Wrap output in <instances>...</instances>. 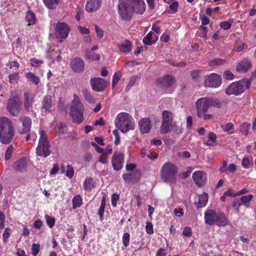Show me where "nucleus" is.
Returning a JSON list of instances; mask_svg holds the SVG:
<instances>
[{
	"mask_svg": "<svg viewBox=\"0 0 256 256\" xmlns=\"http://www.w3.org/2000/svg\"><path fill=\"white\" fill-rule=\"evenodd\" d=\"M14 135L12 122L6 117L0 118V141L3 144H9Z\"/></svg>",
	"mask_w": 256,
	"mask_h": 256,
	"instance_id": "1",
	"label": "nucleus"
},
{
	"mask_svg": "<svg viewBox=\"0 0 256 256\" xmlns=\"http://www.w3.org/2000/svg\"><path fill=\"white\" fill-rule=\"evenodd\" d=\"M116 126L122 133L134 130L135 128L134 122L132 116L126 112H120L114 120Z\"/></svg>",
	"mask_w": 256,
	"mask_h": 256,
	"instance_id": "2",
	"label": "nucleus"
},
{
	"mask_svg": "<svg viewBox=\"0 0 256 256\" xmlns=\"http://www.w3.org/2000/svg\"><path fill=\"white\" fill-rule=\"evenodd\" d=\"M252 80L243 78L240 80L231 83L226 89V93L228 95H240L250 88Z\"/></svg>",
	"mask_w": 256,
	"mask_h": 256,
	"instance_id": "3",
	"label": "nucleus"
},
{
	"mask_svg": "<svg viewBox=\"0 0 256 256\" xmlns=\"http://www.w3.org/2000/svg\"><path fill=\"white\" fill-rule=\"evenodd\" d=\"M204 221L206 224L210 226L216 224L220 226H224L228 224V220L224 214L216 213L212 210H207L205 212Z\"/></svg>",
	"mask_w": 256,
	"mask_h": 256,
	"instance_id": "4",
	"label": "nucleus"
},
{
	"mask_svg": "<svg viewBox=\"0 0 256 256\" xmlns=\"http://www.w3.org/2000/svg\"><path fill=\"white\" fill-rule=\"evenodd\" d=\"M177 174L176 166L170 162L164 164L160 170L161 178L165 182H174L176 181Z\"/></svg>",
	"mask_w": 256,
	"mask_h": 256,
	"instance_id": "5",
	"label": "nucleus"
},
{
	"mask_svg": "<svg viewBox=\"0 0 256 256\" xmlns=\"http://www.w3.org/2000/svg\"><path fill=\"white\" fill-rule=\"evenodd\" d=\"M84 109V106L79 97L76 94H74L70 110L72 117L74 122L80 124L83 121Z\"/></svg>",
	"mask_w": 256,
	"mask_h": 256,
	"instance_id": "6",
	"label": "nucleus"
},
{
	"mask_svg": "<svg viewBox=\"0 0 256 256\" xmlns=\"http://www.w3.org/2000/svg\"><path fill=\"white\" fill-rule=\"evenodd\" d=\"M22 102L18 94H11L8 100L6 109L8 112L14 116H18L22 110Z\"/></svg>",
	"mask_w": 256,
	"mask_h": 256,
	"instance_id": "7",
	"label": "nucleus"
},
{
	"mask_svg": "<svg viewBox=\"0 0 256 256\" xmlns=\"http://www.w3.org/2000/svg\"><path fill=\"white\" fill-rule=\"evenodd\" d=\"M36 150L38 155L44 158L48 156L50 154V146L48 136L44 130L40 132V138Z\"/></svg>",
	"mask_w": 256,
	"mask_h": 256,
	"instance_id": "8",
	"label": "nucleus"
},
{
	"mask_svg": "<svg viewBox=\"0 0 256 256\" xmlns=\"http://www.w3.org/2000/svg\"><path fill=\"white\" fill-rule=\"evenodd\" d=\"M134 7L130 4V0H121L118 4V12L121 18L124 20L128 21L131 20Z\"/></svg>",
	"mask_w": 256,
	"mask_h": 256,
	"instance_id": "9",
	"label": "nucleus"
},
{
	"mask_svg": "<svg viewBox=\"0 0 256 256\" xmlns=\"http://www.w3.org/2000/svg\"><path fill=\"white\" fill-rule=\"evenodd\" d=\"M222 83V77L215 73L206 76L204 78V84L207 87L217 88L220 86Z\"/></svg>",
	"mask_w": 256,
	"mask_h": 256,
	"instance_id": "10",
	"label": "nucleus"
},
{
	"mask_svg": "<svg viewBox=\"0 0 256 256\" xmlns=\"http://www.w3.org/2000/svg\"><path fill=\"white\" fill-rule=\"evenodd\" d=\"M156 84L165 88H174L176 87V80L172 75L166 74L156 80Z\"/></svg>",
	"mask_w": 256,
	"mask_h": 256,
	"instance_id": "11",
	"label": "nucleus"
},
{
	"mask_svg": "<svg viewBox=\"0 0 256 256\" xmlns=\"http://www.w3.org/2000/svg\"><path fill=\"white\" fill-rule=\"evenodd\" d=\"M173 114L170 112L164 110L162 112V122L160 126L162 134L168 133L170 130V124L172 123Z\"/></svg>",
	"mask_w": 256,
	"mask_h": 256,
	"instance_id": "12",
	"label": "nucleus"
},
{
	"mask_svg": "<svg viewBox=\"0 0 256 256\" xmlns=\"http://www.w3.org/2000/svg\"><path fill=\"white\" fill-rule=\"evenodd\" d=\"M54 30L56 38L65 39L68 36L70 28L66 24L59 22L56 24Z\"/></svg>",
	"mask_w": 256,
	"mask_h": 256,
	"instance_id": "13",
	"label": "nucleus"
},
{
	"mask_svg": "<svg viewBox=\"0 0 256 256\" xmlns=\"http://www.w3.org/2000/svg\"><path fill=\"white\" fill-rule=\"evenodd\" d=\"M90 84L94 90L97 92H102L106 88L108 82L104 78H91Z\"/></svg>",
	"mask_w": 256,
	"mask_h": 256,
	"instance_id": "14",
	"label": "nucleus"
},
{
	"mask_svg": "<svg viewBox=\"0 0 256 256\" xmlns=\"http://www.w3.org/2000/svg\"><path fill=\"white\" fill-rule=\"evenodd\" d=\"M197 116H201L202 112H206L210 106L208 98H202L198 99L196 102Z\"/></svg>",
	"mask_w": 256,
	"mask_h": 256,
	"instance_id": "15",
	"label": "nucleus"
},
{
	"mask_svg": "<svg viewBox=\"0 0 256 256\" xmlns=\"http://www.w3.org/2000/svg\"><path fill=\"white\" fill-rule=\"evenodd\" d=\"M192 178L198 187L202 186L207 182L206 174L200 170L194 172L192 174Z\"/></svg>",
	"mask_w": 256,
	"mask_h": 256,
	"instance_id": "16",
	"label": "nucleus"
},
{
	"mask_svg": "<svg viewBox=\"0 0 256 256\" xmlns=\"http://www.w3.org/2000/svg\"><path fill=\"white\" fill-rule=\"evenodd\" d=\"M124 154L122 152H114L112 158V166L114 170H120L122 167Z\"/></svg>",
	"mask_w": 256,
	"mask_h": 256,
	"instance_id": "17",
	"label": "nucleus"
},
{
	"mask_svg": "<svg viewBox=\"0 0 256 256\" xmlns=\"http://www.w3.org/2000/svg\"><path fill=\"white\" fill-rule=\"evenodd\" d=\"M117 47L120 54H126L132 50V42L128 40H124L118 44Z\"/></svg>",
	"mask_w": 256,
	"mask_h": 256,
	"instance_id": "18",
	"label": "nucleus"
},
{
	"mask_svg": "<svg viewBox=\"0 0 256 256\" xmlns=\"http://www.w3.org/2000/svg\"><path fill=\"white\" fill-rule=\"evenodd\" d=\"M130 4L136 14H142L144 12L146 6L144 0H132Z\"/></svg>",
	"mask_w": 256,
	"mask_h": 256,
	"instance_id": "19",
	"label": "nucleus"
},
{
	"mask_svg": "<svg viewBox=\"0 0 256 256\" xmlns=\"http://www.w3.org/2000/svg\"><path fill=\"white\" fill-rule=\"evenodd\" d=\"M138 126L140 132L142 134L148 133L152 128L151 122L148 118L141 119L138 122Z\"/></svg>",
	"mask_w": 256,
	"mask_h": 256,
	"instance_id": "20",
	"label": "nucleus"
},
{
	"mask_svg": "<svg viewBox=\"0 0 256 256\" xmlns=\"http://www.w3.org/2000/svg\"><path fill=\"white\" fill-rule=\"evenodd\" d=\"M102 4V2L100 0H88L85 10L88 12H92L99 9Z\"/></svg>",
	"mask_w": 256,
	"mask_h": 256,
	"instance_id": "21",
	"label": "nucleus"
},
{
	"mask_svg": "<svg viewBox=\"0 0 256 256\" xmlns=\"http://www.w3.org/2000/svg\"><path fill=\"white\" fill-rule=\"evenodd\" d=\"M52 106V97L47 95L44 98L42 101L41 111L42 113L50 112Z\"/></svg>",
	"mask_w": 256,
	"mask_h": 256,
	"instance_id": "22",
	"label": "nucleus"
},
{
	"mask_svg": "<svg viewBox=\"0 0 256 256\" xmlns=\"http://www.w3.org/2000/svg\"><path fill=\"white\" fill-rule=\"evenodd\" d=\"M208 196L206 193H203L201 195H198L196 198L195 204L198 208L204 207L208 202Z\"/></svg>",
	"mask_w": 256,
	"mask_h": 256,
	"instance_id": "23",
	"label": "nucleus"
},
{
	"mask_svg": "<svg viewBox=\"0 0 256 256\" xmlns=\"http://www.w3.org/2000/svg\"><path fill=\"white\" fill-rule=\"evenodd\" d=\"M158 40V36L152 32H149L142 40L143 43L146 46H150L154 44Z\"/></svg>",
	"mask_w": 256,
	"mask_h": 256,
	"instance_id": "24",
	"label": "nucleus"
},
{
	"mask_svg": "<svg viewBox=\"0 0 256 256\" xmlns=\"http://www.w3.org/2000/svg\"><path fill=\"white\" fill-rule=\"evenodd\" d=\"M22 123V128L21 132L22 134H28L30 130L32 125V120L28 117L24 116L20 118Z\"/></svg>",
	"mask_w": 256,
	"mask_h": 256,
	"instance_id": "25",
	"label": "nucleus"
},
{
	"mask_svg": "<svg viewBox=\"0 0 256 256\" xmlns=\"http://www.w3.org/2000/svg\"><path fill=\"white\" fill-rule=\"evenodd\" d=\"M140 176V172L136 171L122 175V178L126 182H136L139 180Z\"/></svg>",
	"mask_w": 256,
	"mask_h": 256,
	"instance_id": "26",
	"label": "nucleus"
},
{
	"mask_svg": "<svg viewBox=\"0 0 256 256\" xmlns=\"http://www.w3.org/2000/svg\"><path fill=\"white\" fill-rule=\"evenodd\" d=\"M24 106L26 110L28 112H30L32 108L33 104V97L31 94L28 92H25L24 93Z\"/></svg>",
	"mask_w": 256,
	"mask_h": 256,
	"instance_id": "27",
	"label": "nucleus"
},
{
	"mask_svg": "<svg viewBox=\"0 0 256 256\" xmlns=\"http://www.w3.org/2000/svg\"><path fill=\"white\" fill-rule=\"evenodd\" d=\"M96 186V182L92 178H86L83 182V188L86 192H90Z\"/></svg>",
	"mask_w": 256,
	"mask_h": 256,
	"instance_id": "28",
	"label": "nucleus"
},
{
	"mask_svg": "<svg viewBox=\"0 0 256 256\" xmlns=\"http://www.w3.org/2000/svg\"><path fill=\"white\" fill-rule=\"evenodd\" d=\"M27 168V162L25 158H22L15 163V169L17 171L24 172Z\"/></svg>",
	"mask_w": 256,
	"mask_h": 256,
	"instance_id": "29",
	"label": "nucleus"
},
{
	"mask_svg": "<svg viewBox=\"0 0 256 256\" xmlns=\"http://www.w3.org/2000/svg\"><path fill=\"white\" fill-rule=\"evenodd\" d=\"M43 2L48 9L54 10L58 6L60 0H43Z\"/></svg>",
	"mask_w": 256,
	"mask_h": 256,
	"instance_id": "30",
	"label": "nucleus"
},
{
	"mask_svg": "<svg viewBox=\"0 0 256 256\" xmlns=\"http://www.w3.org/2000/svg\"><path fill=\"white\" fill-rule=\"evenodd\" d=\"M62 172H65L66 175L69 178H72L74 174V170L72 166L68 165L66 168L62 166L61 168Z\"/></svg>",
	"mask_w": 256,
	"mask_h": 256,
	"instance_id": "31",
	"label": "nucleus"
},
{
	"mask_svg": "<svg viewBox=\"0 0 256 256\" xmlns=\"http://www.w3.org/2000/svg\"><path fill=\"white\" fill-rule=\"evenodd\" d=\"M82 204V198L80 195H76L72 200V205L74 209L80 208Z\"/></svg>",
	"mask_w": 256,
	"mask_h": 256,
	"instance_id": "32",
	"label": "nucleus"
},
{
	"mask_svg": "<svg viewBox=\"0 0 256 256\" xmlns=\"http://www.w3.org/2000/svg\"><path fill=\"white\" fill-rule=\"evenodd\" d=\"M236 71L238 74H245L251 68V65H236Z\"/></svg>",
	"mask_w": 256,
	"mask_h": 256,
	"instance_id": "33",
	"label": "nucleus"
},
{
	"mask_svg": "<svg viewBox=\"0 0 256 256\" xmlns=\"http://www.w3.org/2000/svg\"><path fill=\"white\" fill-rule=\"evenodd\" d=\"M209 106H214L219 108L221 106V103L220 100L214 98H208Z\"/></svg>",
	"mask_w": 256,
	"mask_h": 256,
	"instance_id": "34",
	"label": "nucleus"
},
{
	"mask_svg": "<svg viewBox=\"0 0 256 256\" xmlns=\"http://www.w3.org/2000/svg\"><path fill=\"white\" fill-rule=\"evenodd\" d=\"M253 198V195L250 194L246 196H242L240 198V201L242 204L244 205L246 208L249 207V202Z\"/></svg>",
	"mask_w": 256,
	"mask_h": 256,
	"instance_id": "35",
	"label": "nucleus"
},
{
	"mask_svg": "<svg viewBox=\"0 0 256 256\" xmlns=\"http://www.w3.org/2000/svg\"><path fill=\"white\" fill-rule=\"evenodd\" d=\"M26 20L28 22V25L34 24L36 22V18L34 14L31 11H28L26 13Z\"/></svg>",
	"mask_w": 256,
	"mask_h": 256,
	"instance_id": "36",
	"label": "nucleus"
},
{
	"mask_svg": "<svg viewBox=\"0 0 256 256\" xmlns=\"http://www.w3.org/2000/svg\"><path fill=\"white\" fill-rule=\"evenodd\" d=\"M222 128L224 132L229 134L234 133V125L231 122H228L226 125H222Z\"/></svg>",
	"mask_w": 256,
	"mask_h": 256,
	"instance_id": "37",
	"label": "nucleus"
},
{
	"mask_svg": "<svg viewBox=\"0 0 256 256\" xmlns=\"http://www.w3.org/2000/svg\"><path fill=\"white\" fill-rule=\"evenodd\" d=\"M26 77L28 80L35 84H37L40 82L38 77L36 76L32 72H28L26 74Z\"/></svg>",
	"mask_w": 256,
	"mask_h": 256,
	"instance_id": "38",
	"label": "nucleus"
},
{
	"mask_svg": "<svg viewBox=\"0 0 256 256\" xmlns=\"http://www.w3.org/2000/svg\"><path fill=\"white\" fill-rule=\"evenodd\" d=\"M83 94L84 97V98L86 101L90 103H94L96 102L95 99L92 96L91 93L88 91L84 90L83 92Z\"/></svg>",
	"mask_w": 256,
	"mask_h": 256,
	"instance_id": "39",
	"label": "nucleus"
},
{
	"mask_svg": "<svg viewBox=\"0 0 256 256\" xmlns=\"http://www.w3.org/2000/svg\"><path fill=\"white\" fill-rule=\"evenodd\" d=\"M208 140L206 142V144L210 146H214L216 139V134L214 132H210L208 134Z\"/></svg>",
	"mask_w": 256,
	"mask_h": 256,
	"instance_id": "40",
	"label": "nucleus"
},
{
	"mask_svg": "<svg viewBox=\"0 0 256 256\" xmlns=\"http://www.w3.org/2000/svg\"><path fill=\"white\" fill-rule=\"evenodd\" d=\"M121 76L122 73L120 71H118L114 74L112 80V86L113 87H114L116 85Z\"/></svg>",
	"mask_w": 256,
	"mask_h": 256,
	"instance_id": "41",
	"label": "nucleus"
},
{
	"mask_svg": "<svg viewBox=\"0 0 256 256\" xmlns=\"http://www.w3.org/2000/svg\"><path fill=\"white\" fill-rule=\"evenodd\" d=\"M169 131H172L176 134H179L182 132V128L180 126L176 125L175 122H172L170 123V130Z\"/></svg>",
	"mask_w": 256,
	"mask_h": 256,
	"instance_id": "42",
	"label": "nucleus"
},
{
	"mask_svg": "<svg viewBox=\"0 0 256 256\" xmlns=\"http://www.w3.org/2000/svg\"><path fill=\"white\" fill-rule=\"evenodd\" d=\"M45 218H46V222L48 226L50 228H52L54 225V223H55L54 218L52 216H48L47 214L45 215Z\"/></svg>",
	"mask_w": 256,
	"mask_h": 256,
	"instance_id": "43",
	"label": "nucleus"
},
{
	"mask_svg": "<svg viewBox=\"0 0 256 256\" xmlns=\"http://www.w3.org/2000/svg\"><path fill=\"white\" fill-rule=\"evenodd\" d=\"M232 22V20H229L228 21L223 22H220V26L222 28L225 30H228L231 28Z\"/></svg>",
	"mask_w": 256,
	"mask_h": 256,
	"instance_id": "44",
	"label": "nucleus"
},
{
	"mask_svg": "<svg viewBox=\"0 0 256 256\" xmlns=\"http://www.w3.org/2000/svg\"><path fill=\"white\" fill-rule=\"evenodd\" d=\"M122 242L124 246L126 247L128 246L130 239V235L128 232H125L122 235Z\"/></svg>",
	"mask_w": 256,
	"mask_h": 256,
	"instance_id": "45",
	"label": "nucleus"
},
{
	"mask_svg": "<svg viewBox=\"0 0 256 256\" xmlns=\"http://www.w3.org/2000/svg\"><path fill=\"white\" fill-rule=\"evenodd\" d=\"M138 78L137 76H132L130 80L128 85L126 87V90L128 91L134 86Z\"/></svg>",
	"mask_w": 256,
	"mask_h": 256,
	"instance_id": "46",
	"label": "nucleus"
},
{
	"mask_svg": "<svg viewBox=\"0 0 256 256\" xmlns=\"http://www.w3.org/2000/svg\"><path fill=\"white\" fill-rule=\"evenodd\" d=\"M40 245L39 244H33L32 245V250L33 256H36L40 252Z\"/></svg>",
	"mask_w": 256,
	"mask_h": 256,
	"instance_id": "47",
	"label": "nucleus"
},
{
	"mask_svg": "<svg viewBox=\"0 0 256 256\" xmlns=\"http://www.w3.org/2000/svg\"><path fill=\"white\" fill-rule=\"evenodd\" d=\"M242 204V202L238 199H235L232 202V206L236 210L237 212H240V208Z\"/></svg>",
	"mask_w": 256,
	"mask_h": 256,
	"instance_id": "48",
	"label": "nucleus"
},
{
	"mask_svg": "<svg viewBox=\"0 0 256 256\" xmlns=\"http://www.w3.org/2000/svg\"><path fill=\"white\" fill-rule=\"evenodd\" d=\"M18 78V74L16 73L10 74L9 76V82L10 84H15L17 83Z\"/></svg>",
	"mask_w": 256,
	"mask_h": 256,
	"instance_id": "49",
	"label": "nucleus"
},
{
	"mask_svg": "<svg viewBox=\"0 0 256 256\" xmlns=\"http://www.w3.org/2000/svg\"><path fill=\"white\" fill-rule=\"evenodd\" d=\"M224 78L227 80H232L234 78V74L230 70H226L224 73Z\"/></svg>",
	"mask_w": 256,
	"mask_h": 256,
	"instance_id": "50",
	"label": "nucleus"
},
{
	"mask_svg": "<svg viewBox=\"0 0 256 256\" xmlns=\"http://www.w3.org/2000/svg\"><path fill=\"white\" fill-rule=\"evenodd\" d=\"M13 150V146H10L6 152L5 154V160H8L12 156V152Z\"/></svg>",
	"mask_w": 256,
	"mask_h": 256,
	"instance_id": "51",
	"label": "nucleus"
},
{
	"mask_svg": "<svg viewBox=\"0 0 256 256\" xmlns=\"http://www.w3.org/2000/svg\"><path fill=\"white\" fill-rule=\"evenodd\" d=\"M242 166L244 168H248L250 166V162L249 158L248 157L244 158L242 161Z\"/></svg>",
	"mask_w": 256,
	"mask_h": 256,
	"instance_id": "52",
	"label": "nucleus"
},
{
	"mask_svg": "<svg viewBox=\"0 0 256 256\" xmlns=\"http://www.w3.org/2000/svg\"><path fill=\"white\" fill-rule=\"evenodd\" d=\"M120 198V196L118 194H114L112 196L111 198V201H112V206L116 207V203L118 200Z\"/></svg>",
	"mask_w": 256,
	"mask_h": 256,
	"instance_id": "53",
	"label": "nucleus"
},
{
	"mask_svg": "<svg viewBox=\"0 0 256 256\" xmlns=\"http://www.w3.org/2000/svg\"><path fill=\"white\" fill-rule=\"evenodd\" d=\"M182 234L184 236L190 237L192 234V229L188 226L185 227L183 230Z\"/></svg>",
	"mask_w": 256,
	"mask_h": 256,
	"instance_id": "54",
	"label": "nucleus"
},
{
	"mask_svg": "<svg viewBox=\"0 0 256 256\" xmlns=\"http://www.w3.org/2000/svg\"><path fill=\"white\" fill-rule=\"evenodd\" d=\"M10 230L9 228H5L3 233V240L4 242H7L10 236Z\"/></svg>",
	"mask_w": 256,
	"mask_h": 256,
	"instance_id": "55",
	"label": "nucleus"
},
{
	"mask_svg": "<svg viewBox=\"0 0 256 256\" xmlns=\"http://www.w3.org/2000/svg\"><path fill=\"white\" fill-rule=\"evenodd\" d=\"M146 230L149 234H152L154 233L153 226L151 222H146Z\"/></svg>",
	"mask_w": 256,
	"mask_h": 256,
	"instance_id": "56",
	"label": "nucleus"
},
{
	"mask_svg": "<svg viewBox=\"0 0 256 256\" xmlns=\"http://www.w3.org/2000/svg\"><path fill=\"white\" fill-rule=\"evenodd\" d=\"M6 220L5 215L0 211V228L2 229L4 228V222Z\"/></svg>",
	"mask_w": 256,
	"mask_h": 256,
	"instance_id": "57",
	"label": "nucleus"
},
{
	"mask_svg": "<svg viewBox=\"0 0 256 256\" xmlns=\"http://www.w3.org/2000/svg\"><path fill=\"white\" fill-rule=\"evenodd\" d=\"M112 134L115 137L114 144L118 145L120 142V136H119L118 132V130H114L112 131Z\"/></svg>",
	"mask_w": 256,
	"mask_h": 256,
	"instance_id": "58",
	"label": "nucleus"
},
{
	"mask_svg": "<svg viewBox=\"0 0 256 256\" xmlns=\"http://www.w3.org/2000/svg\"><path fill=\"white\" fill-rule=\"evenodd\" d=\"M178 6V3L177 2H174L170 4V9L172 13H176L177 12Z\"/></svg>",
	"mask_w": 256,
	"mask_h": 256,
	"instance_id": "59",
	"label": "nucleus"
},
{
	"mask_svg": "<svg viewBox=\"0 0 256 256\" xmlns=\"http://www.w3.org/2000/svg\"><path fill=\"white\" fill-rule=\"evenodd\" d=\"M84 65H72V68L75 72H80L84 70Z\"/></svg>",
	"mask_w": 256,
	"mask_h": 256,
	"instance_id": "60",
	"label": "nucleus"
},
{
	"mask_svg": "<svg viewBox=\"0 0 256 256\" xmlns=\"http://www.w3.org/2000/svg\"><path fill=\"white\" fill-rule=\"evenodd\" d=\"M174 213L176 216L182 217L184 216L183 209L182 208H175Z\"/></svg>",
	"mask_w": 256,
	"mask_h": 256,
	"instance_id": "61",
	"label": "nucleus"
},
{
	"mask_svg": "<svg viewBox=\"0 0 256 256\" xmlns=\"http://www.w3.org/2000/svg\"><path fill=\"white\" fill-rule=\"evenodd\" d=\"M108 156L106 154L102 152L100 157V162L104 164H106L108 162Z\"/></svg>",
	"mask_w": 256,
	"mask_h": 256,
	"instance_id": "62",
	"label": "nucleus"
},
{
	"mask_svg": "<svg viewBox=\"0 0 256 256\" xmlns=\"http://www.w3.org/2000/svg\"><path fill=\"white\" fill-rule=\"evenodd\" d=\"M160 40L164 42H167L170 40V34L168 32H164L160 38Z\"/></svg>",
	"mask_w": 256,
	"mask_h": 256,
	"instance_id": "63",
	"label": "nucleus"
},
{
	"mask_svg": "<svg viewBox=\"0 0 256 256\" xmlns=\"http://www.w3.org/2000/svg\"><path fill=\"white\" fill-rule=\"evenodd\" d=\"M166 250L164 248H160L157 251L156 256H166Z\"/></svg>",
	"mask_w": 256,
	"mask_h": 256,
	"instance_id": "64",
	"label": "nucleus"
}]
</instances>
